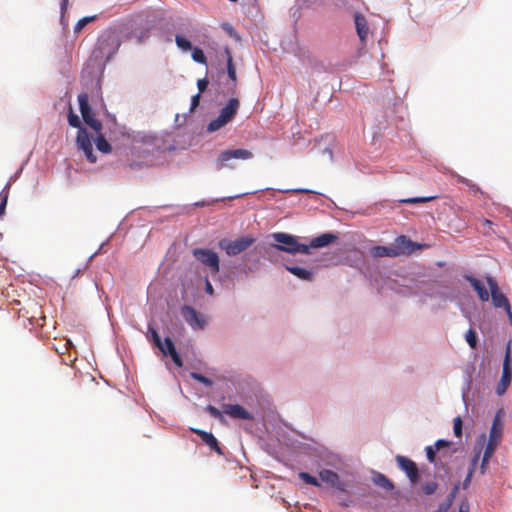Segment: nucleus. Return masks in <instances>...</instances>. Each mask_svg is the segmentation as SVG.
Wrapping results in <instances>:
<instances>
[{
    "label": "nucleus",
    "instance_id": "obj_1",
    "mask_svg": "<svg viewBox=\"0 0 512 512\" xmlns=\"http://www.w3.org/2000/svg\"><path fill=\"white\" fill-rule=\"evenodd\" d=\"M236 396L242 404L239 402L224 403L221 409H219L208 403L204 407V411L220 423H226L225 415L232 420L265 422L268 413L272 411L269 395L251 378L238 382Z\"/></svg>",
    "mask_w": 512,
    "mask_h": 512
},
{
    "label": "nucleus",
    "instance_id": "obj_2",
    "mask_svg": "<svg viewBox=\"0 0 512 512\" xmlns=\"http://www.w3.org/2000/svg\"><path fill=\"white\" fill-rule=\"evenodd\" d=\"M167 136H169L167 132L159 135L154 132L137 131L131 134L129 139L116 144V147H123L125 152L132 156L127 166L131 170L138 171L153 165L160 154L176 149L175 144L166 139Z\"/></svg>",
    "mask_w": 512,
    "mask_h": 512
},
{
    "label": "nucleus",
    "instance_id": "obj_3",
    "mask_svg": "<svg viewBox=\"0 0 512 512\" xmlns=\"http://www.w3.org/2000/svg\"><path fill=\"white\" fill-rule=\"evenodd\" d=\"M254 250L260 253L264 260L271 264H280L291 261L284 254L295 256L305 255L302 237L284 231L273 232L267 235V241L258 242Z\"/></svg>",
    "mask_w": 512,
    "mask_h": 512
},
{
    "label": "nucleus",
    "instance_id": "obj_4",
    "mask_svg": "<svg viewBox=\"0 0 512 512\" xmlns=\"http://www.w3.org/2000/svg\"><path fill=\"white\" fill-rule=\"evenodd\" d=\"M121 45L122 41L119 39V34L115 31V29L108 27L102 32V34L97 39L96 47L93 51L92 57L95 60H98V58L104 59L97 64V67H90V65H88L82 70L81 81L85 87H88L89 80L93 77V71L95 72L94 79H103L106 65L114 58Z\"/></svg>",
    "mask_w": 512,
    "mask_h": 512
},
{
    "label": "nucleus",
    "instance_id": "obj_5",
    "mask_svg": "<svg viewBox=\"0 0 512 512\" xmlns=\"http://www.w3.org/2000/svg\"><path fill=\"white\" fill-rule=\"evenodd\" d=\"M275 428V432L279 438L283 439L284 444L292 449H296L305 453H310L317 461L318 465L330 466L337 468L341 464L340 457L328 450L325 446L313 441L312 443L301 442L294 436V431H289V427Z\"/></svg>",
    "mask_w": 512,
    "mask_h": 512
},
{
    "label": "nucleus",
    "instance_id": "obj_6",
    "mask_svg": "<svg viewBox=\"0 0 512 512\" xmlns=\"http://www.w3.org/2000/svg\"><path fill=\"white\" fill-rule=\"evenodd\" d=\"M476 373V365L474 362H469L463 370V386L461 388V399L464 404V415H457L453 418V435L458 439L457 443L461 446H466L467 439L463 440L464 431V418L468 417L469 426L474 425V419L469 414V405L473 402L475 392L478 390L477 386L473 385V376ZM470 435V432L466 433V438Z\"/></svg>",
    "mask_w": 512,
    "mask_h": 512
},
{
    "label": "nucleus",
    "instance_id": "obj_7",
    "mask_svg": "<svg viewBox=\"0 0 512 512\" xmlns=\"http://www.w3.org/2000/svg\"><path fill=\"white\" fill-rule=\"evenodd\" d=\"M93 76H95V72L93 71ZM90 90L91 100L96 103L98 100L101 104V108L104 113V118L106 121L107 129L109 132V138L113 143L119 144L120 141H125L131 137V134L137 133V131L131 130L125 125H121L117 122L115 114L108 111L107 106L104 102L102 95V80L100 78L92 77L89 80V85L86 87Z\"/></svg>",
    "mask_w": 512,
    "mask_h": 512
},
{
    "label": "nucleus",
    "instance_id": "obj_8",
    "mask_svg": "<svg viewBox=\"0 0 512 512\" xmlns=\"http://www.w3.org/2000/svg\"><path fill=\"white\" fill-rule=\"evenodd\" d=\"M319 478L323 483L331 489H334L339 494L338 504L346 509L355 505L353 495L355 494L356 486L351 484L348 480L342 479L340 475L331 470L322 468L318 471Z\"/></svg>",
    "mask_w": 512,
    "mask_h": 512
},
{
    "label": "nucleus",
    "instance_id": "obj_9",
    "mask_svg": "<svg viewBox=\"0 0 512 512\" xmlns=\"http://www.w3.org/2000/svg\"><path fill=\"white\" fill-rule=\"evenodd\" d=\"M342 263L356 269L369 280L376 279L380 273L378 264L371 260L363 250L357 247H353L344 253Z\"/></svg>",
    "mask_w": 512,
    "mask_h": 512
},
{
    "label": "nucleus",
    "instance_id": "obj_10",
    "mask_svg": "<svg viewBox=\"0 0 512 512\" xmlns=\"http://www.w3.org/2000/svg\"><path fill=\"white\" fill-rule=\"evenodd\" d=\"M262 191V189H258V190H254V191H247V192H242V193H237V194H234V195H229V196H222V197H215V198H209V199H201V200H198V201H195L191 204H185V205H178V204H164V205H160V206H155V207H147V206H142V207H138L137 210H147L149 212H152L156 209H169V208H176L177 211L173 214V216H180V215H184V214H189L191 212V209L192 207H197V208H203V207H209V206H212L214 205L215 203H218V202H226V201H231V200H236V199H240L246 195H253V194H256L258 192Z\"/></svg>",
    "mask_w": 512,
    "mask_h": 512
},
{
    "label": "nucleus",
    "instance_id": "obj_11",
    "mask_svg": "<svg viewBox=\"0 0 512 512\" xmlns=\"http://www.w3.org/2000/svg\"><path fill=\"white\" fill-rule=\"evenodd\" d=\"M86 143L87 145H77V149L81 151L85 157V159L89 163H96L98 160L97 155L94 152L93 146H95L96 150L102 154L108 155L112 152L113 146L112 141L109 139V141L106 139L105 134H93L91 131H89V134L86 136Z\"/></svg>",
    "mask_w": 512,
    "mask_h": 512
},
{
    "label": "nucleus",
    "instance_id": "obj_12",
    "mask_svg": "<svg viewBox=\"0 0 512 512\" xmlns=\"http://www.w3.org/2000/svg\"><path fill=\"white\" fill-rule=\"evenodd\" d=\"M256 244V238L251 234H242L233 240L225 237L217 242L218 248L223 250L229 257L244 254L248 252V248Z\"/></svg>",
    "mask_w": 512,
    "mask_h": 512
},
{
    "label": "nucleus",
    "instance_id": "obj_13",
    "mask_svg": "<svg viewBox=\"0 0 512 512\" xmlns=\"http://www.w3.org/2000/svg\"><path fill=\"white\" fill-rule=\"evenodd\" d=\"M253 157L251 150L246 148H228L221 150L214 160V166L217 171L224 168H233L234 160H249Z\"/></svg>",
    "mask_w": 512,
    "mask_h": 512
},
{
    "label": "nucleus",
    "instance_id": "obj_14",
    "mask_svg": "<svg viewBox=\"0 0 512 512\" xmlns=\"http://www.w3.org/2000/svg\"><path fill=\"white\" fill-rule=\"evenodd\" d=\"M393 251L395 257L399 256H410L421 252L429 247V244L424 242L414 241L410 236L406 234L398 235L392 242Z\"/></svg>",
    "mask_w": 512,
    "mask_h": 512
},
{
    "label": "nucleus",
    "instance_id": "obj_15",
    "mask_svg": "<svg viewBox=\"0 0 512 512\" xmlns=\"http://www.w3.org/2000/svg\"><path fill=\"white\" fill-rule=\"evenodd\" d=\"M192 256L202 263L211 273L212 276L221 270L219 254L209 247H195L191 250Z\"/></svg>",
    "mask_w": 512,
    "mask_h": 512
},
{
    "label": "nucleus",
    "instance_id": "obj_16",
    "mask_svg": "<svg viewBox=\"0 0 512 512\" xmlns=\"http://www.w3.org/2000/svg\"><path fill=\"white\" fill-rule=\"evenodd\" d=\"M454 298L455 300L450 302L455 304L462 316L471 324L476 311V302L473 295L469 291L462 293L457 287L454 293Z\"/></svg>",
    "mask_w": 512,
    "mask_h": 512
},
{
    "label": "nucleus",
    "instance_id": "obj_17",
    "mask_svg": "<svg viewBox=\"0 0 512 512\" xmlns=\"http://www.w3.org/2000/svg\"><path fill=\"white\" fill-rule=\"evenodd\" d=\"M397 468L402 471L411 483L418 480L419 476L428 473V467L419 468L410 457L397 454L395 456Z\"/></svg>",
    "mask_w": 512,
    "mask_h": 512
},
{
    "label": "nucleus",
    "instance_id": "obj_18",
    "mask_svg": "<svg viewBox=\"0 0 512 512\" xmlns=\"http://www.w3.org/2000/svg\"><path fill=\"white\" fill-rule=\"evenodd\" d=\"M339 239V234L336 231H324L304 242L305 255H311L314 250L329 247Z\"/></svg>",
    "mask_w": 512,
    "mask_h": 512
},
{
    "label": "nucleus",
    "instance_id": "obj_19",
    "mask_svg": "<svg viewBox=\"0 0 512 512\" xmlns=\"http://www.w3.org/2000/svg\"><path fill=\"white\" fill-rule=\"evenodd\" d=\"M180 312L183 319L193 330H204L209 323V318L192 305H182Z\"/></svg>",
    "mask_w": 512,
    "mask_h": 512
},
{
    "label": "nucleus",
    "instance_id": "obj_20",
    "mask_svg": "<svg viewBox=\"0 0 512 512\" xmlns=\"http://www.w3.org/2000/svg\"><path fill=\"white\" fill-rule=\"evenodd\" d=\"M159 351L164 357H170L174 365L178 368L183 367V359L180 352L177 350L176 345L172 337L165 336L157 344Z\"/></svg>",
    "mask_w": 512,
    "mask_h": 512
},
{
    "label": "nucleus",
    "instance_id": "obj_21",
    "mask_svg": "<svg viewBox=\"0 0 512 512\" xmlns=\"http://www.w3.org/2000/svg\"><path fill=\"white\" fill-rule=\"evenodd\" d=\"M504 418H505V410L503 407H500L496 410L491 426L489 429L490 443H493L495 446H498L502 440V434L504 429Z\"/></svg>",
    "mask_w": 512,
    "mask_h": 512
},
{
    "label": "nucleus",
    "instance_id": "obj_22",
    "mask_svg": "<svg viewBox=\"0 0 512 512\" xmlns=\"http://www.w3.org/2000/svg\"><path fill=\"white\" fill-rule=\"evenodd\" d=\"M67 123L70 127L77 129V134L75 138V146L77 145H87L86 136L89 134V130L85 128L81 124V118L80 116L74 111L72 107H70L66 113Z\"/></svg>",
    "mask_w": 512,
    "mask_h": 512
},
{
    "label": "nucleus",
    "instance_id": "obj_23",
    "mask_svg": "<svg viewBox=\"0 0 512 512\" xmlns=\"http://www.w3.org/2000/svg\"><path fill=\"white\" fill-rule=\"evenodd\" d=\"M287 272L304 282H313L316 277V270L310 267H303L298 264L283 262L281 265Z\"/></svg>",
    "mask_w": 512,
    "mask_h": 512
},
{
    "label": "nucleus",
    "instance_id": "obj_24",
    "mask_svg": "<svg viewBox=\"0 0 512 512\" xmlns=\"http://www.w3.org/2000/svg\"><path fill=\"white\" fill-rule=\"evenodd\" d=\"M462 278L469 283L473 291L476 293L478 299L481 302H488L490 299V295L488 289L486 287L485 282L479 277L475 276L472 273H463Z\"/></svg>",
    "mask_w": 512,
    "mask_h": 512
},
{
    "label": "nucleus",
    "instance_id": "obj_25",
    "mask_svg": "<svg viewBox=\"0 0 512 512\" xmlns=\"http://www.w3.org/2000/svg\"><path fill=\"white\" fill-rule=\"evenodd\" d=\"M457 287L448 284H440L435 288L428 289L426 296L430 299H439L442 302L455 300L454 293Z\"/></svg>",
    "mask_w": 512,
    "mask_h": 512
},
{
    "label": "nucleus",
    "instance_id": "obj_26",
    "mask_svg": "<svg viewBox=\"0 0 512 512\" xmlns=\"http://www.w3.org/2000/svg\"><path fill=\"white\" fill-rule=\"evenodd\" d=\"M445 443L443 440H436L433 445H427L424 448L425 456L427 461L432 464L438 471L443 470L445 474L449 472V469L445 463L437 460L435 455L441 450V444Z\"/></svg>",
    "mask_w": 512,
    "mask_h": 512
},
{
    "label": "nucleus",
    "instance_id": "obj_27",
    "mask_svg": "<svg viewBox=\"0 0 512 512\" xmlns=\"http://www.w3.org/2000/svg\"><path fill=\"white\" fill-rule=\"evenodd\" d=\"M89 98H91V96L90 93L88 94L87 92H81L77 96L78 107L84 124H87L96 117L95 110L89 102Z\"/></svg>",
    "mask_w": 512,
    "mask_h": 512
},
{
    "label": "nucleus",
    "instance_id": "obj_28",
    "mask_svg": "<svg viewBox=\"0 0 512 512\" xmlns=\"http://www.w3.org/2000/svg\"><path fill=\"white\" fill-rule=\"evenodd\" d=\"M388 123V116L386 112L380 109L374 112L370 126L373 140L381 136L382 132L388 128Z\"/></svg>",
    "mask_w": 512,
    "mask_h": 512
},
{
    "label": "nucleus",
    "instance_id": "obj_29",
    "mask_svg": "<svg viewBox=\"0 0 512 512\" xmlns=\"http://www.w3.org/2000/svg\"><path fill=\"white\" fill-rule=\"evenodd\" d=\"M235 270L236 268L233 267V264L227 265L222 272L216 273V281L227 290L234 289L235 282L238 279V273Z\"/></svg>",
    "mask_w": 512,
    "mask_h": 512
},
{
    "label": "nucleus",
    "instance_id": "obj_30",
    "mask_svg": "<svg viewBox=\"0 0 512 512\" xmlns=\"http://www.w3.org/2000/svg\"><path fill=\"white\" fill-rule=\"evenodd\" d=\"M371 481L375 486L382 488L392 495L398 494L395 483L382 472L372 470Z\"/></svg>",
    "mask_w": 512,
    "mask_h": 512
},
{
    "label": "nucleus",
    "instance_id": "obj_31",
    "mask_svg": "<svg viewBox=\"0 0 512 512\" xmlns=\"http://www.w3.org/2000/svg\"><path fill=\"white\" fill-rule=\"evenodd\" d=\"M353 19L355 30L360 43L367 44V38L370 29L366 17L361 12L355 11L353 14Z\"/></svg>",
    "mask_w": 512,
    "mask_h": 512
},
{
    "label": "nucleus",
    "instance_id": "obj_32",
    "mask_svg": "<svg viewBox=\"0 0 512 512\" xmlns=\"http://www.w3.org/2000/svg\"><path fill=\"white\" fill-rule=\"evenodd\" d=\"M240 107V101L237 97H229L223 107L220 108L218 114L227 123H230L238 113Z\"/></svg>",
    "mask_w": 512,
    "mask_h": 512
},
{
    "label": "nucleus",
    "instance_id": "obj_33",
    "mask_svg": "<svg viewBox=\"0 0 512 512\" xmlns=\"http://www.w3.org/2000/svg\"><path fill=\"white\" fill-rule=\"evenodd\" d=\"M223 52L225 55V69H221L217 72L218 75L226 74L227 78L238 79L236 65L233 59L232 50L229 46H224Z\"/></svg>",
    "mask_w": 512,
    "mask_h": 512
},
{
    "label": "nucleus",
    "instance_id": "obj_34",
    "mask_svg": "<svg viewBox=\"0 0 512 512\" xmlns=\"http://www.w3.org/2000/svg\"><path fill=\"white\" fill-rule=\"evenodd\" d=\"M369 258L375 262L376 259L381 257L396 258L392 243L390 245L374 244L368 248Z\"/></svg>",
    "mask_w": 512,
    "mask_h": 512
},
{
    "label": "nucleus",
    "instance_id": "obj_35",
    "mask_svg": "<svg viewBox=\"0 0 512 512\" xmlns=\"http://www.w3.org/2000/svg\"><path fill=\"white\" fill-rule=\"evenodd\" d=\"M497 447L498 446H495L493 443H489L488 446L486 447V449H484V452H482L480 461H479L480 464L478 467V471H479L480 475L484 476L487 473V471L489 469L490 462L497 450Z\"/></svg>",
    "mask_w": 512,
    "mask_h": 512
},
{
    "label": "nucleus",
    "instance_id": "obj_36",
    "mask_svg": "<svg viewBox=\"0 0 512 512\" xmlns=\"http://www.w3.org/2000/svg\"><path fill=\"white\" fill-rule=\"evenodd\" d=\"M489 300L495 309H503L505 314L512 310L510 301L503 291L491 294Z\"/></svg>",
    "mask_w": 512,
    "mask_h": 512
},
{
    "label": "nucleus",
    "instance_id": "obj_37",
    "mask_svg": "<svg viewBox=\"0 0 512 512\" xmlns=\"http://www.w3.org/2000/svg\"><path fill=\"white\" fill-rule=\"evenodd\" d=\"M112 28L119 34V39H121L122 42L132 39L137 30L136 25L132 22H124Z\"/></svg>",
    "mask_w": 512,
    "mask_h": 512
},
{
    "label": "nucleus",
    "instance_id": "obj_38",
    "mask_svg": "<svg viewBox=\"0 0 512 512\" xmlns=\"http://www.w3.org/2000/svg\"><path fill=\"white\" fill-rule=\"evenodd\" d=\"M212 84L214 86L223 87V93L224 95H229L230 97H236V91H237V85H238V79H232L227 78L226 81L221 83L218 79H212Z\"/></svg>",
    "mask_w": 512,
    "mask_h": 512
},
{
    "label": "nucleus",
    "instance_id": "obj_39",
    "mask_svg": "<svg viewBox=\"0 0 512 512\" xmlns=\"http://www.w3.org/2000/svg\"><path fill=\"white\" fill-rule=\"evenodd\" d=\"M203 445L207 446V448L211 451L216 453L219 456H224V447L221 445V443L218 441L216 436L210 432L206 438L203 439Z\"/></svg>",
    "mask_w": 512,
    "mask_h": 512
},
{
    "label": "nucleus",
    "instance_id": "obj_40",
    "mask_svg": "<svg viewBox=\"0 0 512 512\" xmlns=\"http://www.w3.org/2000/svg\"><path fill=\"white\" fill-rule=\"evenodd\" d=\"M511 382L512 373L501 371L500 379L498 380L495 387V394L499 397L503 396L507 392V389L510 386Z\"/></svg>",
    "mask_w": 512,
    "mask_h": 512
},
{
    "label": "nucleus",
    "instance_id": "obj_41",
    "mask_svg": "<svg viewBox=\"0 0 512 512\" xmlns=\"http://www.w3.org/2000/svg\"><path fill=\"white\" fill-rule=\"evenodd\" d=\"M126 218H123L122 221L119 223L116 231L114 233H112L104 242L101 243V245L99 246V248L89 256V258L87 259L86 261V266L88 265V263L97 255V254H100L102 253V250H103V247L110 241L111 238H113V236L117 233V232H121L124 230V234L127 233V231L132 227V225H128L127 227H125V221H126Z\"/></svg>",
    "mask_w": 512,
    "mask_h": 512
},
{
    "label": "nucleus",
    "instance_id": "obj_42",
    "mask_svg": "<svg viewBox=\"0 0 512 512\" xmlns=\"http://www.w3.org/2000/svg\"><path fill=\"white\" fill-rule=\"evenodd\" d=\"M502 371L512 373V338H509L504 346Z\"/></svg>",
    "mask_w": 512,
    "mask_h": 512
},
{
    "label": "nucleus",
    "instance_id": "obj_43",
    "mask_svg": "<svg viewBox=\"0 0 512 512\" xmlns=\"http://www.w3.org/2000/svg\"><path fill=\"white\" fill-rule=\"evenodd\" d=\"M242 258L245 260V262L250 263V266L254 269L255 272L259 270L261 266V259H263L260 253L255 251L254 248L248 252H245L242 255Z\"/></svg>",
    "mask_w": 512,
    "mask_h": 512
},
{
    "label": "nucleus",
    "instance_id": "obj_44",
    "mask_svg": "<svg viewBox=\"0 0 512 512\" xmlns=\"http://www.w3.org/2000/svg\"><path fill=\"white\" fill-rule=\"evenodd\" d=\"M489 443L490 438L487 434L485 432L480 433L474 443L472 455L481 457L482 452H484Z\"/></svg>",
    "mask_w": 512,
    "mask_h": 512
},
{
    "label": "nucleus",
    "instance_id": "obj_45",
    "mask_svg": "<svg viewBox=\"0 0 512 512\" xmlns=\"http://www.w3.org/2000/svg\"><path fill=\"white\" fill-rule=\"evenodd\" d=\"M174 40H175L176 47L182 53L190 52L194 47L191 40L186 35H184L182 33H176Z\"/></svg>",
    "mask_w": 512,
    "mask_h": 512
},
{
    "label": "nucleus",
    "instance_id": "obj_46",
    "mask_svg": "<svg viewBox=\"0 0 512 512\" xmlns=\"http://www.w3.org/2000/svg\"><path fill=\"white\" fill-rule=\"evenodd\" d=\"M297 475L298 478L306 485L320 488L322 487V484H324L323 481H321L319 478V475L316 477L307 471H299Z\"/></svg>",
    "mask_w": 512,
    "mask_h": 512
},
{
    "label": "nucleus",
    "instance_id": "obj_47",
    "mask_svg": "<svg viewBox=\"0 0 512 512\" xmlns=\"http://www.w3.org/2000/svg\"><path fill=\"white\" fill-rule=\"evenodd\" d=\"M276 191L278 192H284V193H311V194H315V195H319V196H324V194H322L321 192H318L316 190H313V189H309V188H302V187H298V188H291V189H277ZM325 197L329 200L330 204L327 205L328 208H332V207H336V204L335 202L327 197L325 195Z\"/></svg>",
    "mask_w": 512,
    "mask_h": 512
},
{
    "label": "nucleus",
    "instance_id": "obj_48",
    "mask_svg": "<svg viewBox=\"0 0 512 512\" xmlns=\"http://www.w3.org/2000/svg\"><path fill=\"white\" fill-rule=\"evenodd\" d=\"M294 37H295V41L293 42L292 40H289V43H288L289 47L288 48L283 47V48H284V50L293 53L299 59H302L305 57L306 51L300 47L296 35ZM285 43L286 42L284 40L281 41L282 46H284Z\"/></svg>",
    "mask_w": 512,
    "mask_h": 512
},
{
    "label": "nucleus",
    "instance_id": "obj_49",
    "mask_svg": "<svg viewBox=\"0 0 512 512\" xmlns=\"http://www.w3.org/2000/svg\"><path fill=\"white\" fill-rule=\"evenodd\" d=\"M97 19H98V14L86 15V16L81 17L75 23V25L73 27V32L75 34H80L89 23H92V22L96 21Z\"/></svg>",
    "mask_w": 512,
    "mask_h": 512
},
{
    "label": "nucleus",
    "instance_id": "obj_50",
    "mask_svg": "<svg viewBox=\"0 0 512 512\" xmlns=\"http://www.w3.org/2000/svg\"><path fill=\"white\" fill-rule=\"evenodd\" d=\"M226 124H228L221 116L218 114L215 118L211 119L207 125H206V132L211 134L218 130H220L222 127H224Z\"/></svg>",
    "mask_w": 512,
    "mask_h": 512
},
{
    "label": "nucleus",
    "instance_id": "obj_51",
    "mask_svg": "<svg viewBox=\"0 0 512 512\" xmlns=\"http://www.w3.org/2000/svg\"><path fill=\"white\" fill-rule=\"evenodd\" d=\"M275 442H279V437H275L274 439L263 441L261 444V448L268 455L277 458L278 450Z\"/></svg>",
    "mask_w": 512,
    "mask_h": 512
},
{
    "label": "nucleus",
    "instance_id": "obj_52",
    "mask_svg": "<svg viewBox=\"0 0 512 512\" xmlns=\"http://www.w3.org/2000/svg\"><path fill=\"white\" fill-rule=\"evenodd\" d=\"M190 54L194 62L207 66V56L201 47L194 46L190 51Z\"/></svg>",
    "mask_w": 512,
    "mask_h": 512
},
{
    "label": "nucleus",
    "instance_id": "obj_53",
    "mask_svg": "<svg viewBox=\"0 0 512 512\" xmlns=\"http://www.w3.org/2000/svg\"><path fill=\"white\" fill-rule=\"evenodd\" d=\"M189 376L193 380L201 383L202 385H204L207 388H212L214 386V381L211 378H209L206 375H204L203 373H201V372L190 371L189 372Z\"/></svg>",
    "mask_w": 512,
    "mask_h": 512
},
{
    "label": "nucleus",
    "instance_id": "obj_54",
    "mask_svg": "<svg viewBox=\"0 0 512 512\" xmlns=\"http://www.w3.org/2000/svg\"><path fill=\"white\" fill-rule=\"evenodd\" d=\"M147 331H148V336H147L148 340L151 343H154L157 345L161 341L162 338H161L159 331H158L157 327L155 326L153 320L148 322Z\"/></svg>",
    "mask_w": 512,
    "mask_h": 512
},
{
    "label": "nucleus",
    "instance_id": "obj_55",
    "mask_svg": "<svg viewBox=\"0 0 512 512\" xmlns=\"http://www.w3.org/2000/svg\"><path fill=\"white\" fill-rule=\"evenodd\" d=\"M484 279L489 295L502 291L496 278L492 274L486 273Z\"/></svg>",
    "mask_w": 512,
    "mask_h": 512
},
{
    "label": "nucleus",
    "instance_id": "obj_56",
    "mask_svg": "<svg viewBox=\"0 0 512 512\" xmlns=\"http://www.w3.org/2000/svg\"><path fill=\"white\" fill-rule=\"evenodd\" d=\"M438 440H443L444 442H446V443L441 444V450L447 449L450 454L461 452L465 449V446L458 445L457 441L454 442L452 440L445 439V438H439Z\"/></svg>",
    "mask_w": 512,
    "mask_h": 512
},
{
    "label": "nucleus",
    "instance_id": "obj_57",
    "mask_svg": "<svg viewBox=\"0 0 512 512\" xmlns=\"http://www.w3.org/2000/svg\"><path fill=\"white\" fill-rule=\"evenodd\" d=\"M437 196L435 195H429V196H414V197H408L404 199H400V203H407V204H416V203H426L429 201H432Z\"/></svg>",
    "mask_w": 512,
    "mask_h": 512
},
{
    "label": "nucleus",
    "instance_id": "obj_58",
    "mask_svg": "<svg viewBox=\"0 0 512 512\" xmlns=\"http://www.w3.org/2000/svg\"><path fill=\"white\" fill-rule=\"evenodd\" d=\"M464 338L469 347L474 348L477 346L479 338L478 333L470 327L464 334Z\"/></svg>",
    "mask_w": 512,
    "mask_h": 512
},
{
    "label": "nucleus",
    "instance_id": "obj_59",
    "mask_svg": "<svg viewBox=\"0 0 512 512\" xmlns=\"http://www.w3.org/2000/svg\"><path fill=\"white\" fill-rule=\"evenodd\" d=\"M438 486L436 481H425L420 489L425 496H430L436 493Z\"/></svg>",
    "mask_w": 512,
    "mask_h": 512
},
{
    "label": "nucleus",
    "instance_id": "obj_60",
    "mask_svg": "<svg viewBox=\"0 0 512 512\" xmlns=\"http://www.w3.org/2000/svg\"><path fill=\"white\" fill-rule=\"evenodd\" d=\"M152 26L144 27L138 34L135 33V40L138 45H143L151 36Z\"/></svg>",
    "mask_w": 512,
    "mask_h": 512
},
{
    "label": "nucleus",
    "instance_id": "obj_61",
    "mask_svg": "<svg viewBox=\"0 0 512 512\" xmlns=\"http://www.w3.org/2000/svg\"><path fill=\"white\" fill-rule=\"evenodd\" d=\"M233 267L236 268L240 273L248 275L249 273H254V269L250 266V263L245 262L241 257V261L238 263H234Z\"/></svg>",
    "mask_w": 512,
    "mask_h": 512
},
{
    "label": "nucleus",
    "instance_id": "obj_62",
    "mask_svg": "<svg viewBox=\"0 0 512 512\" xmlns=\"http://www.w3.org/2000/svg\"><path fill=\"white\" fill-rule=\"evenodd\" d=\"M459 491H460V481H456L453 483L452 488L449 491V493L446 495L445 499L453 504L457 498Z\"/></svg>",
    "mask_w": 512,
    "mask_h": 512
},
{
    "label": "nucleus",
    "instance_id": "obj_63",
    "mask_svg": "<svg viewBox=\"0 0 512 512\" xmlns=\"http://www.w3.org/2000/svg\"><path fill=\"white\" fill-rule=\"evenodd\" d=\"M86 125L88 127H90L91 130H93V132H92L93 134H104L102 132L103 124H102V122L97 117H95L94 119L89 121Z\"/></svg>",
    "mask_w": 512,
    "mask_h": 512
},
{
    "label": "nucleus",
    "instance_id": "obj_64",
    "mask_svg": "<svg viewBox=\"0 0 512 512\" xmlns=\"http://www.w3.org/2000/svg\"><path fill=\"white\" fill-rule=\"evenodd\" d=\"M28 162H29V156L25 160L22 161L19 168L10 176V178L8 180L9 183L15 182L16 180H18L21 177L23 170H24L25 166L28 164Z\"/></svg>",
    "mask_w": 512,
    "mask_h": 512
}]
</instances>
